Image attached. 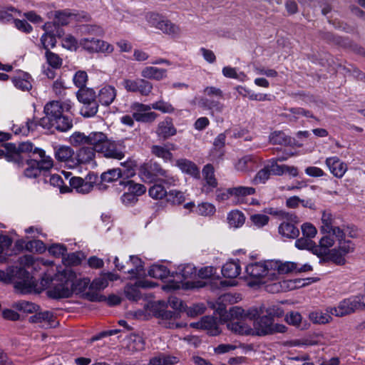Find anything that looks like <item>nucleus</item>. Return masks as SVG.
I'll return each mask as SVG.
<instances>
[{
    "instance_id": "obj_1",
    "label": "nucleus",
    "mask_w": 365,
    "mask_h": 365,
    "mask_svg": "<svg viewBox=\"0 0 365 365\" xmlns=\"http://www.w3.org/2000/svg\"><path fill=\"white\" fill-rule=\"evenodd\" d=\"M321 220L320 232L337 242V246L330 250L329 260L336 265L345 264V257L355 250V244L350 240H346V236L354 237V230L345 225H337L334 216L328 211L322 212Z\"/></svg>"
},
{
    "instance_id": "obj_2",
    "label": "nucleus",
    "mask_w": 365,
    "mask_h": 365,
    "mask_svg": "<svg viewBox=\"0 0 365 365\" xmlns=\"http://www.w3.org/2000/svg\"><path fill=\"white\" fill-rule=\"evenodd\" d=\"M0 280L5 282H14L15 287L24 292H31L36 284L35 279L28 270L13 267L7 272L0 270Z\"/></svg>"
},
{
    "instance_id": "obj_3",
    "label": "nucleus",
    "mask_w": 365,
    "mask_h": 365,
    "mask_svg": "<svg viewBox=\"0 0 365 365\" xmlns=\"http://www.w3.org/2000/svg\"><path fill=\"white\" fill-rule=\"evenodd\" d=\"M74 277V272L70 268H66L61 272L56 274L53 279L56 282L48 291V294L53 299L68 298L71 296L72 279Z\"/></svg>"
},
{
    "instance_id": "obj_4",
    "label": "nucleus",
    "mask_w": 365,
    "mask_h": 365,
    "mask_svg": "<svg viewBox=\"0 0 365 365\" xmlns=\"http://www.w3.org/2000/svg\"><path fill=\"white\" fill-rule=\"evenodd\" d=\"M334 245V240L329 235H324L317 245L308 237H301L295 241V246L299 250H310L314 255L319 257H326L323 261H330V248Z\"/></svg>"
},
{
    "instance_id": "obj_5",
    "label": "nucleus",
    "mask_w": 365,
    "mask_h": 365,
    "mask_svg": "<svg viewBox=\"0 0 365 365\" xmlns=\"http://www.w3.org/2000/svg\"><path fill=\"white\" fill-rule=\"evenodd\" d=\"M243 314L244 309L238 307L231 308L229 312H227L225 309H220L221 319L224 321L230 319L227 324L230 330L241 335H252V327L241 320Z\"/></svg>"
},
{
    "instance_id": "obj_6",
    "label": "nucleus",
    "mask_w": 365,
    "mask_h": 365,
    "mask_svg": "<svg viewBox=\"0 0 365 365\" xmlns=\"http://www.w3.org/2000/svg\"><path fill=\"white\" fill-rule=\"evenodd\" d=\"M252 335L266 336L274 333H284L287 327L281 324H274L273 319L263 315L253 322Z\"/></svg>"
},
{
    "instance_id": "obj_7",
    "label": "nucleus",
    "mask_w": 365,
    "mask_h": 365,
    "mask_svg": "<svg viewBox=\"0 0 365 365\" xmlns=\"http://www.w3.org/2000/svg\"><path fill=\"white\" fill-rule=\"evenodd\" d=\"M2 146L6 149V159L9 162H14L16 164H21L23 162L21 153H31L30 157L34 158L33 152L34 150V145L31 142H24L16 146L14 143H3Z\"/></svg>"
},
{
    "instance_id": "obj_8",
    "label": "nucleus",
    "mask_w": 365,
    "mask_h": 365,
    "mask_svg": "<svg viewBox=\"0 0 365 365\" xmlns=\"http://www.w3.org/2000/svg\"><path fill=\"white\" fill-rule=\"evenodd\" d=\"M122 86L127 92L138 93L141 96H149L153 89V83L144 78L130 79L125 78Z\"/></svg>"
},
{
    "instance_id": "obj_9",
    "label": "nucleus",
    "mask_w": 365,
    "mask_h": 365,
    "mask_svg": "<svg viewBox=\"0 0 365 365\" xmlns=\"http://www.w3.org/2000/svg\"><path fill=\"white\" fill-rule=\"evenodd\" d=\"M121 165L123 170L113 168L103 173L101 175V180L105 182H113L120 178H128L135 175L134 164L132 161H126Z\"/></svg>"
},
{
    "instance_id": "obj_10",
    "label": "nucleus",
    "mask_w": 365,
    "mask_h": 365,
    "mask_svg": "<svg viewBox=\"0 0 365 365\" xmlns=\"http://www.w3.org/2000/svg\"><path fill=\"white\" fill-rule=\"evenodd\" d=\"M132 114L138 122L150 123L154 122L158 117V114L152 109L151 104L147 105L139 102H134L130 106Z\"/></svg>"
},
{
    "instance_id": "obj_11",
    "label": "nucleus",
    "mask_w": 365,
    "mask_h": 365,
    "mask_svg": "<svg viewBox=\"0 0 365 365\" xmlns=\"http://www.w3.org/2000/svg\"><path fill=\"white\" fill-rule=\"evenodd\" d=\"M268 263L269 261L251 263L245 267V272L248 276L259 279L262 283L272 281V272Z\"/></svg>"
},
{
    "instance_id": "obj_12",
    "label": "nucleus",
    "mask_w": 365,
    "mask_h": 365,
    "mask_svg": "<svg viewBox=\"0 0 365 365\" xmlns=\"http://www.w3.org/2000/svg\"><path fill=\"white\" fill-rule=\"evenodd\" d=\"M361 311L356 295L341 301L337 307H329L328 312L336 317H344Z\"/></svg>"
},
{
    "instance_id": "obj_13",
    "label": "nucleus",
    "mask_w": 365,
    "mask_h": 365,
    "mask_svg": "<svg viewBox=\"0 0 365 365\" xmlns=\"http://www.w3.org/2000/svg\"><path fill=\"white\" fill-rule=\"evenodd\" d=\"M79 45L89 53H110L114 50L113 46L109 43L95 38H81Z\"/></svg>"
},
{
    "instance_id": "obj_14",
    "label": "nucleus",
    "mask_w": 365,
    "mask_h": 365,
    "mask_svg": "<svg viewBox=\"0 0 365 365\" xmlns=\"http://www.w3.org/2000/svg\"><path fill=\"white\" fill-rule=\"evenodd\" d=\"M148 21L152 26L162 31L165 34L176 36L180 34V29L177 25L158 14H150Z\"/></svg>"
},
{
    "instance_id": "obj_15",
    "label": "nucleus",
    "mask_w": 365,
    "mask_h": 365,
    "mask_svg": "<svg viewBox=\"0 0 365 365\" xmlns=\"http://www.w3.org/2000/svg\"><path fill=\"white\" fill-rule=\"evenodd\" d=\"M98 175L93 173H89L85 178L73 177L69 180V184L73 189L81 194L89 193L97 182Z\"/></svg>"
},
{
    "instance_id": "obj_16",
    "label": "nucleus",
    "mask_w": 365,
    "mask_h": 365,
    "mask_svg": "<svg viewBox=\"0 0 365 365\" xmlns=\"http://www.w3.org/2000/svg\"><path fill=\"white\" fill-rule=\"evenodd\" d=\"M55 23L58 25L66 26L72 21H88L90 16L85 12H76L69 9L55 11Z\"/></svg>"
},
{
    "instance_id": "obj_17",
    "label": "nucleus",
    "mask_w": 365,
    "mask_h": 365,
    "mask_svg": "<svg viewBox=\"0 0 365 365\" xmlns=\"http://www.w3.org/2000/svg\"><path fill=\"white\" fill-rule=\"evenodd\" d=\"M114 264L118 270L128 272L133 277H137L140 275L143 269L141 259L135 255L130 256V259L126 262V265L120 264L118 257H115L114 258Z\"/></svg>"
},
{
    "instance_id": "obj_18",
    "label": "nucleus",
    "mask_w": 365,
    "mask_h": 365,
    "mask_svg": "<svg viewBox=\"0 0 365 365\" xmlns=\"http://www.w3.org/2000/svg\"><path fill=\"white\" fill-rule=\"evenodd\" d=\"M268 266L272 272V280L277 279L279 274L296 272L297 269V264L292 262L269 260Z\"/></svg>"
},
{
    "instance_id": "obj_19",
    "label": "nucleus",
    "mask_w": 365,
    "mask_h": 365,
    "mask_svg": "<svg viewBox=\"0 0 365 365\" xmlns=\"http://www.w3.org/2000/svg\"><path fill=\"white\" fill-rule=\"evenodd\" d=\"M96 152L91 147L83 146L76 153L77 163L81 165H88L91 168L97 166L96 161Z\"/></svg>"
},
{
    "instance_id": "obj_20",
    "label": "nucleus",
    "mask_w": 365,
    "mask_h": 365,
    "mask_svg": "<svg viewBox=\"0 0 365 365\" xmlns=\"http://www.w3.org/2000/svg\"><path fill=\"white\" fill-rule=\"evenodd\" d=\"M101 153L106 158L121 160L125 157V147L120 143L108 140Z\"/></svg>"
},
{
    "instance_id": "obj_21",
    "label": "nucleus",
    "mask_w": 365,
    "mask_h": 365,
    "mask_svg": "<svg viewBox=\"0 0 365 365\" xmlns=\"http://www.w3.org/2000/svg\"><path fill=\"white\" fill-rule=\"evenodd\" d=\"M258 166L257 158L254 155H246L239 158L235 163L237 171L247 173L252 172Z\"/></svg>"
},
{
    "instance_id": "obj_22",
    "label": "nucleus",
    "mask_w": 365,
    "mask_h": 365,
    "mask_svg": "<svg viewBox=\"0 0 365 365\" xmlns=\"http://www.w3.org/2000/svg\"><path fill=\"white\" fill-rule=\"evenodd\" d=\"M156 135L163 140H167L177 133V129L174 126L172 118L167 117L160 121L156 129Z\"/></svg>"
},
{
    "instance_id": "obj_23",
    "label": "nucleus",
    "mask_w": 365,
    "mask_h": 365,
    "mask_svg": "<svg viewBox=\"0 0 365 365\" xmlns=\"http://www.w3.org/2000/svg\"><path fill=\"white\" fill-rule=\"evenodd\" d=\"M155 285V283L148 282V280L138 281V282L135 283V284H128L125 287V297L129 300L138 301V299H140L141 297L138 289L139 287H154Z\"/></svg>"
},
{
    "instance_id": "obj_24",
    "label": "nucleus",
    "mask_w": 365,
    "mask_h": 365,
    "mask_svg": "<svg viewBox=\"0 0 365 365\" xmlns=\"http://www.w3.org/2000/svg\"><path fill=\"white\" fill-rule=\"evenodd\" d=\"M325 164L333 175L337 178H341L348 169L347 165L336 156L327 158Z\"/></svg>"
},
{
    "instance_id": "obj_25",
    "label": "nucleus",
    "mask_w": 365,
    "mask_h": 365,
    "mask_svg": "<svg viewBox=\"0 0 365 365\" xmlns=\"http://www.w3.org/2000/svg\"><path fill=\"white\" fill-rule=\"evenodd\" d=\"M141 173L148 180L153 182L158 180L160 175L165 173V169L159 163L150 161L143 166Z\"/></svg>"
},
{
    "instance_id": "obj_26",
    "label": "nucleus",
    "mask_w": 365,
    "mask_h": 365,
    "mask_svg": "<svg viewBox=\"0 0 365 365\" xmlns=\"http://www.w3.org/2000/svg\"><path fill=\"white\" fill-rule=\"evenodd\" d=\"M202 176L205 181L202 190L205 193H209L217 186V181L214 174V168L212 165L207 164L203 168Z\"/></svg>"
},
{
    "instance_id": "obj_27",
    "label": "nucleus",
    "mask_w": 365,
    "mask_h": 365,
    "mask_svg": "<svg viewBox=\"0 0 365 365\" xmlns=\"http://www.w3.org/2000/svg\"><path fill=\"white\" fill-rule=\"evenodd\" d=\"M33 163L37 165L41 170H47L53 167V160L45 155L44 150L35 148L33 152Z\"/></svg>"
},
{
    "instance_id": "obj_28",
    "label": "nucleus",
    "mask_w": 365,
    "mask_h": 365,
    "mask_svg": "<svg viewBox=\"0 0 365 365\" xmlns=\"http://www.w3.org/2000/svg\"><path fill=\"white\" fill-rule=\"evenodd\" d=\"M141 77L146 80L161 81L167 77V70L152 66L144 67L140 71Z\"/></svg>"
},
{
    "instance_id": "obj_29",
    "label": "nucleus",
    "mask_w": 365,
    "mask_h": 365,
    "mask_svg": "<svg viewBox=\"0 0 365 365\" xmlns=\"http://www.w3.org/2000/svg\"><path fill=\"white\" fill-rule=\"evenodd\" d=\"M108 140L106 135L102 132H92L88 135V145H91V148L96 153H101Z\"/></svg>"
},
{
    "instance_id": "obj_30",
    "label": "nucleus",
    "mask_w": 365,
    "mask_h": 365,
    "mask_svg": "<svg viewBox=\"0 0 365 365\" xmlns=\"http://www.w3.org/2000/svg\"><path fill=\"white\" fill-rule=\"evenodd\" d=\"M117 91L115 87L111 86H105L101 88L98 92V101L103 106L110 105L116 97Z\"/></svg>"
},
{
    "instance_id": "obj_31",
    "label": "nucleus",
    "mask_w": 365,
    "mask_h": 365,
    "mask_svg": "<svg viewBox=\"0 0 365 365\" xmlns=\"http://www.w3.org/2000/svg\"><path fill=\"white\" fill-rule=\"evenodd\" d=\"M230 193L232 197L236 198L237 203L242 204L245 202L247 196L255 193V188L252 187L237 186L230 187Z\"/></svg>"
},
{
    "instance_id": "obj_32",
    "label": "nucleus",
    "mask_w": 365,
    "mask_h": 365,
    "mask_svg": "<svg viewBox=\"0 0 365 365\" xmlns=\"http://www.w3.org/2000/svg\"><path fill=\"white\" fill-rule=\"evenodd\" d=\"M51 27V23H46L43 26V29L45 31V33L41 37V44L42 48L46 50V51H49V48H53L56 44V39L53 34L50 33V29Z\"/></svg>"
},
{
    "instance_id": "obj_33",
    "label": "nucleus",
    "mask_w": 365,
    "mask_h": 365,
    "mask_svg": "<svg viewBox=\"0 0 365 365\" xmlns=\"http://www.w3.org/2000/svg\"><path fill=\"white\" fill-rule=\"evenodd\" d=\"M18 262L20 264L19 268L31 269V270L37 271L41 269V266L45 265L43 260L34 259V258L30 255H26L19 258Z\"/></svg>"
},
{
    "instance_id": "obj_34",
    "label": "nucleus",
    "mask_w": 365,
    "mask_h": 365,
    "mask_svg": "<svg viewBox=\"0 0 365 365\" xmlns=\"http://www.w3.org/2000/svg\"><path fill=\"white\" fill-rule=\"evenodd\" d=\"M199 103L202 108L210 110L212 114L221 113L225 108L222 103L212 98H202Z\"/></svg>"
},
{
    "instance_id": "obj_35",
    "label": "nucleus",
    "mask_w": 365,
    "mask_h": 365,
    "mask_svg": "<svg viewBox=\"0 0 365 365\" xmlns=\"http://www.w3.org/2000/svg\"><path fill=\"white\" fill-rule=\"evenodd\" d=\"M241 272L239 260H231L226 262L222 267V274L225 277L235 278Z\"/></svg>"
},
{
    "instance_id": "obj_36",
    "label": "nucleus",
    "mask_w": 365,
    "mask_h": 365,
    "mask_svg": "<svg viewBox=\"0 0 365 365\" xmlns=\"http://www.w3.org/2000/svg\"><path fill=\"white\" fill-rule=\"evenodd\" d=\"M176 166H178L182 173L189 174L193 177H198L200 175V170L197 165L192 161L181 158L176 160Z\"/></svg>"
},
{
    "instance_id": "obj_37",
    "label": "nucleus",
    "mask_w": 365,
    "mask_h": 365,
    "mask_svg": "<svg viewBox=\"0 0 365 365\" xmlns=\"http://www.w3.org/2000/svg\"><path fill=\"white\" fill-rule=\"evenodd\" d=\"M179 361L177 356L159 353L150 359L148 365H175Z\"/></svg>"
},
{
    "instance_id": "obj_38",
    "label": "nucleus",
    "mask_w": 365,
    "mask_h": 365,
    "mask_svg": "<svg viewBox=\"0 0 365 365\" xmlns=\"http://www.w3.org/2000/svg\"><path fill=\"white\" fill-rule=\"evenodd\" d=\"M201 329L207 331L212 336H216L220 333L217 319L210 316H205L201 319Z\"/></svg>"
},
{
    "instance_id": "obj_39",
    "label": "nucleus",
    "mask_w": 365,
    "mask_h": 365,
    "mask_svg": "<svg viewBox=\"0 0 365 365\" xmlns=\"http://www.w3.org/2000/svg\"><path fill=\"white\" fill-rule=\"evenodd\" d=\"M148 274L156 279H164L168 277H174V272L170 271L164 265L162 264H153L148 270Z\"/></svg>"
},
{
    "instance_id": "obj_40",
    "label": "nucleus",
    "mask_w": 365,
    "mask_h": 365,
    "mask_svg": "<svg viewBox=\"0 0 365 365\" xmlns=\"http://www.w3.org/2000/svg\"><path fill=\"white\" fill-rule=\"evenodd\" d=\"M168 145H154L150 148L151 153L158 158H162L164 162H171L173 159V155L170 152Z\"/></svg>"
},
{
    "instance_id": "obj_41",
    "label": "nucleus",
    "mask_w": 365,
    "mask_h": 365,
    "mask_svg": "<svg viewBox=\"0 0 365 365\" xmlns=\"http://www.w3.org/2000/svg\"><path fill=\"white\" fill-rule=\"evenodd\" d=\"M145 342L139 334H131L128 339L127 347L131 351H140L145 349Z\"/></svg>"
},
{
    "instance_id": "obj_42",
    "label": "nucleus",
    "mask_w": 365,
    "mask_h": 365,
    "mask_svg": "<svg viewBox=\"0 0 365 365\" xmlns=\"http://www.w3.org/2000/svg\"><path fill=\"white\" fill-rule=\"evenodd\" d=\"M279 233L287 238L294 239L299 236V231L294 225L283 222L279 226Z\"/></svg>"
},
{
    "instance_id": "obj_43",
    "label": "nucleus",
    "mask_w": 365,
    "mask_h": 365,
    "mask_svg": "<svg viewBox=\"0 0 365 365\" xmlns=\"http://www.w3.org/2000/svg\"><path fill=\"white\" fill-rule=\"evenodd\" d=\"M63 111V106L59 101H51L46 104L44 106V113L46 115L53 118H56L62 115Z\"/></svg>"
},
{
    "instance_id": "obj_44",
    "label": "nucleus",
    "mask_w": 365,
    "mask_h": 365,
    "mask_svg": "<svg viewBox=\"0 0 365 365\" xmlns=\"http://www.w3.org/2000/svg\"><path fill=\"white\" fill-rule=\"evenodd\" d=\"M31 77L28 73H24L12 78L14 86L21 91H29L31 87Z\"/></svg>"
},
{
    "instance_id": "obj_45",
    "label": "nucleus",
    "mask_w": 365,
    "mask_h": 365,
    "mask_svg": "<svg viewBox=\"0 0 365 365\" xmlns=\"http://www.w3.org/2000/svg\"><path fill=\"white\" fill-rule=\"evenodd\" d=\"M54 154L57 160L68 163L71 160L74 152L71 147L61 145L55 148Z\"/></svg>"
},
{
    "instance_id": "obj_46",
    "label": "nucleus",
    "mask_w": 365,
    "mask_h": 365,
    "mask_svg": "<svg viewBox=\"0 0 365 365\" xmlns=\"http://www.w3.org/2000/svg\"><path fill=\"white\" fill-rule=\"evenodd\" d=\"M328 309L329 307L326 309V312H322L321 311L311 312L309 316L310 321L314 324H324L329 323L332 319L331 316L332 314L328 312Z\"/></svg>"
},
{
    "instance_id": "obj_47",
    "label": "nucleus",
    "mask_w": 365,
    "mask_h": 365,
    "mask_svg": "<svg viewBox=\"0 0 365 365\" xmlns=\"http://www.w3.org/2000/svg\"><path fill=\"white\" fill-rule=\"evenodd\" d=\"M227 220L230 227L238 228L244 225L245 217L242 212L232 210L228 213Z\"/></svg>"
},
{
    "instance_id": "obj_48",
    "label": "nucleus",
    "mask_w": 365,
    "mask_h": 365,
    "mask_svg": "<svg viewBox=\"0 0 365 365\" xmlns=\"http://www.w3.org/2000/svg\"><path fill=\"white\" fill-rule=\"evenodd\" d=\"M72 292L77 294L83 292L91 284L90 279L88 277L77 278L74 272V277L72 279Z\"/></svg>"
},
{
    "instance_id": "obj_49",
    "label": "nucleus",
    "mask_w": 365,
    "mask_h": 365,
    "mask_svg": "<svg viewBox=\"0 0 365 365\" xmlns=\"http://www.w3.org/2000/svg\"><path fill=\"white\" fill-rule=\"evenodd\" d=\"M269 138L273 145H288L291 143V138L282 131L272 132Z\"/></svg>"
},
{
    "instance_id": "obj_50",
    "label": "nucleus",
    "mask_w": 365,
    "mask_h": 365,
    "mask_svg": "<svg viewBox=\"0 0 365 365\" xmlns=\"http://www.w3.org/2000/svg\"><path fill=\"white\" fill-rule=\"evenodd\" d=\"M120 184L128 187V190L135 195L136 197L140 196L146 191V187L139 183H135L133 180H121Z\"/></svg>"
},
{
    "instance_id": "obj_51",
    "label": "nucleus",
    "mask_w": 365,
    "mask_h": 365,
    "mask_svg": "<svg viewBox=\"0 0 365 365\" xmlns=\"http://www.w3.org/2000/svg\"><path fill=\"white\" fill-rule=\"evenodd\" d=\"M76 96L81 103L96 101V92L92 88H84L81 90H78L76 93Z\"/></svg>"
},
{
    "instance_id": "obj_52",
    "label": "nucleus",
    "mask_w": 365,
    "mask_h": 365,
    "mask_svg": "<svg viewBox=\"0 0 365 365\" xmlns=\"http://www.w3.org/2000/svg\"><path fill=\"white\" fill-rule=\"evenodd\" d=\"M176 274L181 276L180 280L192 278L196 274V267L192 264L180 265L178 267Z\"/></svg>"
},
{
    "instance_id": "obj_53",
    "label": "nucleus",
    "mask_w": 365,
    "mask_h": 365,
    "mask_svg": "<svg viewBox=\"0 0 365 365\" xmlns=\"http://www.w3.org/2000/svg\"><path fill=\"white\" fill-rule=\"evenodd\" d=\"M166 200L173 205H180L185 201V196L182 191L170 190L167 192Z\"/></svg>"
},
{
    "instance_id": "obj_54",
    "label": "nucleus",
    "mask_w": 365,
    "mask_h": 365,
    "mask_svg": "<svg viewBox=\"0 0 365 365\" xmlns=\"http://www.w3.org/2000/svg\"><path fill=\"white\" fill-rule=\"evenodd\" d=\"M152 109L160 111L163 113H173L175 109L173 106L168 101H165L162 98L151 104Z\"/></svg>"
},
{
    "instance_id": "obj_55",
    "label": "nucleus",
    "mask_w": 365,
    "mask_h": 365,
    "mask_svg": "<svg viewBox=\"0 0 365 365\" xmlns=\"http://www.w3.org/2000/svg\"><path fill=\"white\" fill-rule=\"evenodd\" d=\"M158 180L160 184H163L168 187L171 186H176L179 183V178L176 175H173L169 170H165V173L162 174Z\"/></svg>"
},
{
    "instance_id": "obj_56",
    "label": "nucleus",
    "mask_w": 365,
    "mask_h": 365,
    "mask_svg": "<svg viewBox=\"0 0 365 365\" xmlns=\"http://www.w3.org/2000/svg\"><path fill=\"white\" fill-rule=\"evenodd\" d=\"M13 307L25 313H34L36 312L38 309V307L34 303L25 300L14 302L13 304Z\"/></svg>"
},
{
    "instance_id": "obj_57",
    "label": "nucleus",
    "mask_w": 365,
    "mask_h": 365,
    "mask_svg": "<svg viewBox=\"0 0 365 365\" xmlns=\"http://www.w3.org/2000/svg\"><path fill=\"white\" fill-rule=\"evenodd\" d=\"M72 126V121L63 115H61L54 120V128L59 131L66 132L70 130Z\"/></svg>"
},
{
    "instance_id": "obj_58",
    "label": "nucleus",
    "mask_w": 365,
    "mask_h": 365,
    "mask_svg": "<svg viewBox=\"0 0 365 365\" xmlns=\"http://www.w3.org/2000/svg\"><path fill=\"white\" fill-rule=\"evenodd\" d=\"M98 110V104L97 101L83 103L81 108V114L87 118L94 116Z\"/></svg>"
},
{
    "instance_id": "obj_59",
    "label": "nucleus",
    "mask_w": 365,
    "mask_h": 365,
    "mask_svg": "<svg viewBox=\"0 0 365 365\" xmlns=\"http://www.w3.org/2000/svg\"><path fill=\"white\" fill-rule=\"evenodd\" d=\"M53 314L52 312L46 311L43 312H38L36 314L31 316L29 319L30 322L33 323H38V322H48V324H51L53 322Z\"/></svg>"
},
{
    "instance_id": "obj_60",
    "label": "nucleus",
    "mask_w": 365,
    "mask_h": 365,
    "mask_svg": "<svg viewBox=\"0 0 365 365\" xmlns=\"http://www.w3.org/2000/svg\"><path fill=\"white\" fill-rule=\"evenodd\" d=\"M167 192L164 186L160 183L153 185L148 190L149 195L156 200L166 198Z\"/></svg>"
},
{
    "instance_id": "obj_61",
    "label": "nucleus",
    "mask_w": 365,
    "mask_h": 365,
    "mask_svg": "<svg viewBox=\"0 0 365 365\" xmlns=\"http://www.w3.org/2000/svg\"><path fill=\"white\" fill-rule=\"evenodd\" d=\"M215 207L212 204L202 202L196 207L195 212L197 214L202 216H211L215 214Z\"/></svg>"
},
{
    "instance_id": "obj_62",
    "label": "nucleus",
    "mask_w": 365,
    "mask_h": 365,
    "mask_svg": "<svg viewBox=\"0 0 365 365\" xmlns=\"http://www.w3.org/2000/svg\"><path fill=\"white\" fill-rule=\"evenodd\" d=\"M62 262L66 267L78 265L81 263V254L76 252L66 254L62 259Z\"/></svg>"
},
{
    "instance_id": "obj_63",
    "label": "nucleus",
    "mask_w": 365,
    "mask_h": 365,
    "mask_svg": "<svg viewBox=\"0 0 365 365\" xmlns=\"http://www.w3.org/2000/svg\"><path fill=\"white\" fill-rule=\"evenodd\" d=\"M47 63L53 68H59L63 63V60L60 56L50 51H46L45 53Z\"/></svg>"
},
{
    "instance_id": "obj_64",
    "label": "nucleus",
    "mask_w": 365,
    "mask_h": 365,
    "mask_svg": "<svg viewBox=\"0 0 365 365\" xmlns=\"http://www.w3.org/2000/svg\"><path fill=\"white\" fill-rule=\"evenodd\" d=\"M88 81V75L86 71H77L73 78V83L76 87L81 90L86 88V82Z\"/></svg>"
}]
</instances>
